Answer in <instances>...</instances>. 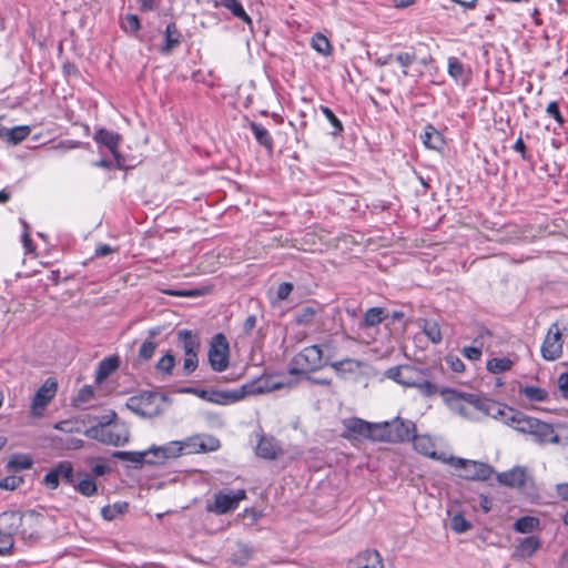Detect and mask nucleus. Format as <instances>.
<instances>
[{"mask_svg":"<svg viewBox=\"0 0 568 568\" xmlns=\"http://www.w3.org/2000/svg\"><path fill=\"white\" fill-rule=\"evenodd\" d=\"M286 384L283 382L271 383L268 381L265 382V385H262L261 382L252 383L243 385L242 387L233 390H214V389H200L195 387H187L183 389L184 393L193 394L206 402L219 404V405H229L236 403L243 399L248 394H256L263 392H270L273 389H278L284 387Z\"/></svg>","mask_w":568,"mask_h":568,"instance_id":"f257e3e1","label":"nucleus"},{"mask_svg":"<svg viewBox=\"0 0 568 568\" xmlns=\"http://www.w3.org/2000/svg\"><path fill=\"white\" fill-rule=\"evenodd\" d=\"M116 413L102 416L99 423L85 430V436L104 445L123 446L130 439V430L125 424L115 422Z\"/></svg>","mask_w":568,"mask_h":568,"instance_id":"f03ea898","label":"nucleus"},{"mask_svg":"<svg viewBox=\"0 0 568 568\" xmlns=\"http://www.w3.org/2000/svg\"><path fill=\"white\" fill-rule=\"evenodd\" d=\"M323 346L315 344L304 347L291 359L288 373L291 375H307L328 365V361L324 358Z\"/></svg>","mask_w":568,"mask_h":568,"instance_id":"7ed1b4c3","label":"nucleus"},{"mask_svg":"<svg viewBox=\"0 0 568 568\" xmlns=\"http://www.w3.org/2000/svg\"><path fill=\"white\" fill-rule=\"evenodd\" d=\"M166 396L156 392L143 390L128 398L125 407L132 413L152 418L163 412Z\"/></svg>","mask_w":568,"mask_h":568,"instance_id":"20e7f679","label":"nucleus"},{"mask_svg":"<svg viewBox=\"0 0 568 568\" xmlns=\"http://www.w3.org/2000/svg\"><path fill=\"white\" fill-rule=\"evenodd\" d=\"M376 429L378 434L375 442L404 443L412 439L416 433V425L409 419L395 417L390 422L378 423Z\"/></svg>","mask_w":568,"mask_h":568,"instance_id":"39448f33","label":"nucleus"},{"mask_svg":"<svg viewBox=\"0 0 568 568\" xmlns=\"http://www.w3.org/2000/svg\"><path fill=\"white\" fill-rule=\"evenodd\" d=\"M440 395L449 409L462 417L471 418L474 417V412H478L479 396L476 394L444 388Z\"/></svg>","mask_w":568,"mask_h":568,"instance_id":"423d86ee","label":"nucleus"},{"mask_svg":"<svg viewBox=\"0 0 568 568\" xmlns=\"http://www.w3.org/2000/svg\"><path fill=\"white\" fill-rule=\"evenodd\" d=\"M246 499L244 489H223L214 494L213 501L206 505V510L216 515H225L237 508L240 501Z\"/></svg>","mask_w":568,"mask_h":568,"instance_id":"0eeeda50","label":"nucleus"},{"mask_svg":"<svg viewBox=\"0 0 568 568\" xmlns=\"http://www.w3.org/2000/svg\"><path fill=\"white\" fill-rule=\"evenodd\" d=\"M178 341L184 352L183 371L185 375L193 373L197 365V353L200 351V339L192 331L181 329L178 332Z\"/></svg>","mask_w":568,"mask_h":568,"instance_id":"6e6552de","label":"nucleus"},{"mask_svg":"<svg viewBox=\"0 0 568 568\" xmlns=\"http://www.w3.org/2000/svg\"><path fill=\"white\" fill-rule=\"evenodd\" d=\"M207 357L210 366L214 372L221 373L227 368L230 359V345L225 335L219 333L212 338Z\"/></svg>","mask_w":568,"mask_h":568,"instance_id":"1a4fd4ad","label":"nucleus"},{"mask_svg":"<svg viewBox=\"0 0 568 568\" xmlns=\"http://www.w3.org/2000/svg\"><path fill=\"white\" fill-rule=\"evenodd\" d=\"M450 463L462 469V477L470 480H486L493 473L490 466L480 462L452 457Z\"/></svg>","mask_w":568,"mask_h":568,"instance_id":"9d476101","label":"nucleus"},{"mask_svg":"<svg viewBox=\"0 0 568 568\" xmlns=\"http://www.w3.org/2000/svg\"><path fill=\"white\" fill-rule=\"evenodd\" d=\"M562 337L557 323L551 324L541 344L540 353L546 361H556L562 355Z\"/></svg>","mask_w":568,"mask_h":568,"instance_id":"9b49d317","label":"nucleus"},{"mask_svg":"<svg viewBox=\"0 0 568 568\" xmlns=\"http://www.w3.org/2000/svg\"><path fill=\"white\" fill-rule=\"evenodd\" d=\"M182 454H197L217 450L221 446L220 440L211 435H195L180 440Z\"/></svg>","mask_w":568,"mask_h":568,"instance_id":"f8f14e48","label":"nucleus"},{"mask_svg":"<svg viewBox=\"0 0 568 568\" xmlns=\"http://www.w3.org/2000/svg\"><path fill=\"white\" fill-rule=\"evenodd\" d=\"M422 371L412 365H398L385 371V377L394 381L404 387H414L417 385Z\"/></svg>","mask_w":568,"mask_h":568,"instance_id":"ddd939ff","label":"nucleus"},{"mask_svg":"<svg viewBox=\"0 0 568 568\" xmlns=\"http://www.w3.org/2000/svg\"><path fill=\"white\" fill-rule=\"evenodd\" d=\"M57 388L58 383L54 378L50 377L44 381L32 399L31 409L33 414L38 415L45 408V406L54 397Z\"/></svg>","mask_w":568,"mask_h":568,"instance_id":"4468645a","label":"nucleus"},{"mask_svg":"<svg viewBox=\"0 0 568 568\" xmlns=\"http://www.w3.org/2000/svg\"><path fill=\"white\" fill-rule=\"evenodd\" d=\"M41 519V516L36 511L21 513V526L19 528V536L23 540H34L39 538Z\"/></svg>","mask_w":568,"mask_h":568,"instance_id":"2eb2a0df","label":"nucleus"},{"mask_svg":"<svg viewBox=\"0 0 568 568\" xmlns=\"http://www.w3.org/2000/svg\"><path fill=\"white\" fill-rule=\"evenodd\" d=\"M478 412L507 424V418L514 416V408L500 403L479 397Z\"/></svg>","mask_w":568,"mask_h":568,"instance_id":"dca6fc26","label":"nucleus"},{"mask_svg":"<svg viewBox=\"0 0 568 568\" xmlns=\"http://www.w3.org/2000/svg\"><path fill=\"white\" fill-rule=\"evenodd\" d=\"M344 426L347 432L372 440H375V436L378 434L376 429L378 423H368L357 417L345 419Z\"/></svg>","mask_w":568,"mask_h":568,"instance_id":"f3484780","label":"nucleus"},{"mask_svg":"<svg viewBox=\"0 0 568 568\" xmlns=\"http://www.w3.org/2000/svg\"><path fill=\"white\" fill-rule=\"evenodd\" d=\"M528 435L532 436L534 439L539 444L545 443H558L559 436L556 434L552 425L541 422L537 418L531 424V429Z\"/></svg>","mask_w":568,"mask_h":568,"instance_id":"a211bd4d","label":"nucleus"},{"mask_svg":"<svg viewBox=\"0 0 568 568\" xmlns=\"http://www.w3.org/2000/svg\"><path fill=\"white\" fill-rule=\"evenodd\" d=\"M336 375L343 379L357 375L365 366V363L359 359L344 358L328 364Z\"/></svg>","mask_w":568,"mask_h":568,"instance_id":"6ab92c4d","label":"nucleus"},{"mask_svg":"<svg viewBox=\"0 0 568 568\" xmlns=\"http://www.w3.org/2000/svg\"><path fill=\"white\" fill-rule=\"evenodd\" d=\"M347 568H384V565L378 551L365 550L351 560Z\"/></svg>","mask_w":568,"mask_h":568,"instance_id":"aec40b11","label":"nucleus"},{"mask_svg":"<svg viewBox=\"0 0 568 568\" xmlns=\"http://www.w3.org/2000/svg\"><path fill=\"white\" fill-rule=\"evenodd\" d=\"M497 479L500 484L513 487L523 488L528 479L525 468L515 467L510 470L503 471L497 475Z\"/></svg>","mask_w":568,"mask_h":568,"instance_id":"412c9836","label":"nucleus"},{"mask_svg":"<svg viewBox=\"0 0 568 568\" xmlns=\"http://www.w3.org/2000/svg\"><path fill=\"white\" fill-rule=\"evenodd\" d=\"M541 541L538 536H528L518 540L513 557L517 559H526L531 557L540 547Z\"/></svg>","mask_w":568,"mask_h":568,"instance_id":"4be33fe9","label":"nucleus"},{"mask_svg":"<svg viewBox=\"0 0 568 568\" xmlns=\"http://www.w3.org/2000/svg\"><path fill=\"white\" fill-rule=\"evenodd\" d=\"M21 526V511L9 510L0 514V530L14 538L19 536Z\"/></svg>","mask_w":568,"mask_h":568,"instance_id":"5701e85b","label":"nucleus"},{"mask_svg":"<svg viewBox=\"0 0 568 568\" xmlns=\"http://www.w3.org/2000/svg\"><path fill=\"white\" fill-rule=\"evenodd\" d=\"M257 456L273 460L283 454L281 445L273 437H261L257 446H256Z\"/></svg>","mask_w":568,"mask_h":568,"instance_id":"b1692460","label":"nucleus"},{"mask_svg":"<svg viewBox=\"0 0 568 568\" xmlns=\"http://www.w3.org/2000/svg\"><path fill=\"white\" fill-rule=\"evenodd\" d=\"M183 36L175 22H170L164 31V43L160 48L162 54H170L178 45L181 44Z\"/></svg>","mask_w":568,"mask_h":568,"instance_id":"393cba45","label":"nucleus"},{"mask_svg":"<svg viewBox=\"0 0 568 568\" xmlns=\"http://www.w3.org/2000/svg\"><path fill=\"white\" fill-rule=\"evenodd\" d=\"M94 140L98 143L105 145L114 158H119L118 145L120 135L106 129H99L94 134Z\"/></svg>","mask_w":568,"mask_h":568,"instance_id":"a878e982","label":"nucleus"},{"mask_svg":"<svg viewBox=\"0 0 568 568\" xmlns=\"http://www.w3.org/2000/svg\"><path fill=\"white\" fill-rule=\"evenodd\" d=\"M414 448L417 453L436 458V452H435V444L433 439L427 435H417L414 433V436H412V439Z\"/></svg>","mask_w":568,"mask_h":568,"instance_id":"bb28decb","label":"nucleus"},{"mask_svg":"<svg viewBox=\"0 0 568 568\" xmlns=\"http://www.w3.org/2000/svg\"><path fill=\"white\" fill-rule=\"evenodd\" d=\"M534 419L535 417L527 416L524 413L514 409V416L507 418L506 425L513 427L519 433L528 434L531 429Z\"/></svg>","mask_w":568,"mask_h":568,"instance_id":"cd10ccee","label":"nucleus"},{"mask_svg":"<svg viewBox=\"0 0 568 568\" xmlns=\"http://www.w3.org/2000/svg\"><path fill=\"white\" fill-rule=\"evenodd\" d=\"M214 7H224L232 12L234 17L244 23L252 26V19L237 0H215Z\"/></svg>","mask_w":568,"mask_h":568,"instance_id":"c85d7f7f","label":"nucleus"},{"mask_svg":"<svg viewBox=\"0 0 568 568\" xmlns=\"http://www.w3.org/2000/svg\"><path fill=\"white\" fill-rule=\"evenodd\" d=\"M181 449L182 446L180 444V440H173L163 446L150 448V453L158 458L166 459L181 456Z\"/></svg>","mask_w":568,"mask_h":568,"instance_id":"c756f323","label":"nucleus"},{"mask_svg":"<svg viewBox=\"0 0 568 568\" xmlns=\"http://www.w3.org/2000/svg\"><path fill=\"white\" fill-rule=\"evenodd\" d=\"M120 359L118 356H110L103 358L98 366L95 373V381L101 383L106 379L114 371L118 369Z\"/></svg>","mask_w":568,"mask_h":568,"instance_id":"7c9ffc66","label":"nucleus"},{"mask_svg":"<svg viewBox=\"0 0 568 568\" xmlns=\"http://www.w3.org/2000/svg\"><path fill=\"white\" fill-rule=\"evenodd\" d=\"M420 138L424 145L432 150H439L444 143L442 134L430 124L425 126Z\"/></svg>","mask_w":568,"mask_h":568,"instance_id":"2f4dec72","label":"nucleus"},{"mask_svg":"<svg viewBox=\"0 0 568 568\" xmlns=\"http://www.w3.org/2000/svg\"><path fill=\"white\" fill-rule=\"evenodd\" d=\"M94 398L95 393L93 387L90 385H84L79 389L78 394L72 399V403L77 408L85 409L92 406Z\"/></svg>","mask_w":568,"mask_h":568,"instance_id":"473e14b6","label":"nucleus"},{"mask_svg":"<svg viewBox=\"0 0 568 568\" xmlns=\"http://www.w3.org/2000/svg\"><path fill=\"white\" fill-rule=\"evenodd\" d=\"M253 556V549L243 542H236L231 554V561L237 566H244Z\"/></svg>","mask_w":568,"mask_h":568,"instance_id":"72a5a7b5","label":"nucleus"},{"mask_svg":"<svg viewBox=\"0 0 568 568\" xmlns=\"http://www.w3.org/2000/svg\"><path fill=\"white\" fill-rule=\"evenodd\" d=\"M32 465L33 460L29 455L14 454L7 463V470L11 473H18L20 470L30 469Z\"/></svg>","mask_w":568,"mask_h":568,"instance_id":"f704fd0d","label":"nucleus"},{"mask_svg":"<svg viewBox=\"0 0 568 568\" xmlns=\"http://www.w3.org/2000/svg\"><path fill=\"white\" fill-rule=\"evenodd\" d=\"M540 526V521L538 518L532 516H524L518 518L514 523V530L519 534H530L538 529Z\"/></svg>","mask_w":568,"mask_h":568,"instance_id":"c9c22d12","label":"nucleus"},{"mask_svg":"<svg viewBox=\"0 0 568 568\" xmlns=\"http://www.w3.org/2000/svg\"><path fill=\"white\" fill-rule=\"evenodd\" d=\"M250 128L254 134L255 140L265 149H273V139L270 132L260 123L251 122Z\"/></svg>","mask_w":568,"mask_h":568,"instance_id":"e433bc0d","label":"nucleus"},{"mask_svg":"<svg viewBox=\"0 0 568 568\" xmlns=\"http://www.w3.org/2000/svg\"><path fill=\"white\" fill-rule=\"evenodd\" d=\"M151 454L150 449L145 452H123V450H116L113 452L112 457L120 459V460H126L135 465H141L145 462L146 455Z\"/></svg>","mask_w":568,"mask_h":568,"instance_id":"4c0bfd02","label":"nucleus"},{"mask_svg":"<svg viewBox=\"0 0 568 568\" xmlns=\"http://www.w3.org/2000/svg\"><path fill=\"white\" fill-rule=\"evenodd\" d=\"M423 333L434 344H438L442 341V331L439 324L434 320H423L422 324Z\"/></svg>","mask_w":568,"mask_h":568,"instance_id":"58836bf2","label":"nucleus"},{"mask_svg":"<svg viewBox=\"0 0 568 568\" xmlns=\"http://www.w3.org/2000/svg\"><path fill=\"white\" fill-rule=\"evenodd\" d=\"M31 130L28 125H18L11 129H7L4 141L10 144H18L26 140Z\"/></svg>","mask_w":568,"mask_h":568,"instance_id":"ea45409f","label":"nucleus"},{"mask_svg":"<svg viewBox=\"0 0 568 568\" xmlns=\"http://www.w3.org/2000/svg\"><path fill=\"white\" fill-rule=\"evenodd\" d=\"M514 362L508 357H494L487 361L486 368L493 374H500L511 368Z\"/></svg>","mask_w":568,"mask_h":568,"instance_id":"a19ab883","label":"nucleus"},{"mask_svg":"<svg viewBox=\"0 0 568 568\" xmlns=\"http://www.w3.org/2000/svg\"><path fill=\"white\" fill-rule=\"evenodd\" d=\"M385 318L386 314L383 307H371L365 312L363 323L367 327H374L381 324Z\"/></svg>","mask_w":568,"mask_h":568,"instance_id":"79ce46f5","label":"nucleus"},{"mask_svg":"<svg viewBox=\"0 0 568 568\" xmlns=\"http://www.w3.org/2000/svg\"><path fill=\"white\" fill-rule=\"evenodd\" d=\"M74 488L78 493L85 497H91L97 494V483L93 477L89 474H84L82 479L74 485Z\"/></svg>","mask_w":568,"mask_h":568,"instance_id":"37998d69","label":"nucleus"},{"mask_svg":"<svg viewBox=\"0 0 568 568\" xmlns=\"http://www.w3.org/2000/svg\"><path fill=\"white\" fill-rule=\"evenodd\" d=\"M311 47L322 55H331L332 45L329 40L322 33H315L311 40Z\"/></svg>","mask_w":568,"mask_h":568,"instance_id":"c03bdc74","label":"nucleus"},{"mask_svg":"<svg viewBox=\"0 0 568 568\" xmlns=\"http://www.w3.org/2000/svg\"><path fill=\"white\" fill-rule=\"evenodd\" d=\"M519 392L530 402H545L548 398V392L538 386H525Z\"/></svg>","mask_w":568,"mask_h":568,"instance_id":"a18cd8bd","label":"nucleus"},{"mask_svg":"<svg viewBox=\"0 0 568 568\" xmlns=\"http://www.w3.org/2000/svg\"><path fill=\"white\" fill-rule=\"evenodd\" d=\"M317 310L313 306H303L295 316V322L298 325L307 326L313 323Z\"/></svg>","mask_w":568,"mask_h":568,"instance_id":"49530a36","label":"nucleus"},{"mask_svg":"<svg viewBox=\"0 0 568 568\" xmlns=\"http://www.w3.org/2000/svg\"><path fill=\"white\" fill-rule=\"evenodd\" d=\"M394 60L403 68V74L406 77L408 75L407 69L416 61V53L414 50L399 52Z\"/></svg>","mask_w":568,"mask_h":568,"instance_id":"de8ad7c7","label":"nucleus"},{"mask_svg":"<svg viewBox=\"0 0 568 568\" xmlns=\"http://www.w3.org/2000/svg\"><path fill=\"white\" fill-rule=\"evenodd\" d=\"M58 470L60 479H62L64 484L74 487V470L72 464L70 462H60L58 464Z\"/></svg>","mask_w":568,"mask_h":568,"instance_id":"09e8293b","label":"nucleus"},{"mask_svg":"<svg viewBox=\"0 0 568 568\" xmlns=\"http://www.w3.org/2000/svg\"><path fill=\"white\" fill-rule=\"evenodd\" d=\"M416 384L417 385H414V388H417L425 396L429 397L437 393L436 385L426 379V375L423 371Z\"/></svg>","mask_w":568,"mask_h":568,"instance_id":"8fccbe9b","label":"nucleus"},{"mask_svg":"<svg viewBox=\"0 0 568 568\" xmlns=\"http://www.w3.org/2000/svg\"><path fill=\"white\" fill-rule=\"evenodd\" d=\"M175 365V357L171 353L163 355L156 363V369L163 374H171Z\"/></svg>","mask_w":568,"mask_h":568,"instance_id":"3c124183","label":"nucleus"},{"mask_svg":"<svg viewBox=\"0 0 568 568\" xmlns=\"http://www.w3.org/2000/svg\"><path fill=\"white\" fill-rule=\"evenodd\" d=\"M448 74L455 80L464 78V64L457 58H449L448 60Z\"/></svg>","mask_w":568,"mask_h":568,"instance_id":"603ef678","label":"nucleus"},{"mask_svg":"<svg viewBox=\"0 0 568 568\" xmlns=\"http://www.w3.org/2000/svg\"><path fill=\"white\" fill-rule=\"evenodd\" d=\"M321 111L333 126L332 134H338L343 131L342 122L328 106H321Z\"/></svg>","mask_w":568,"mask_h":568,"instance_id":"864d4df0","label":"nucleus"},{"mask_svg":"<svg viewBox=\"0 0 568 568\" xmlns=\"http://www.w3.org/2000/svg\"><path fill=\"white\" fill-rule=\"evenodd\" d=\"M23 483V478L17 475H9L0 479V488L6 490H14Z\"/></svg>","mask_w":568,"mask_h":568,"instance_id":"5fc2aeb1","label":"nucleus"},{"mask_svg":"<svg viewBox=\"0 0 568 568\" xmlns=\"http://www.w3.org/2000/svg\"><path fill=\"white\" fill-rule=\"evenodd\" d=\"M155 349H156L155 342H153L151 339L144 341L139 349V358L141 361H149L153 356Z\"/></svg>","mask_w":568,"mask_h":568,"instance_id":"6e6d98bb","label":"nucleus"},{"mask_svg":"<svg viewBox=\"0 0 568 568\" xmlns=\"http://www.w3.org/2000/svg\"><path fill=\"white\" fill-rule=\"evenodd\" d=\"M43 484L49 489H57L59 487L60 474H59V470H58V465L45 474V476L43 478Z\"/></svg>","mask_w":568,"mask_h":568,"instance_id":"4d7b16f0","label":"nucleus"},{"mask_svg":"<svg viewBox=\"0 0 568 568\" xmlns=\"http://www.w3.org/2000/svg\"><path fill=\"white\" fill-rule=\"evenodd\" d=\"M450 527L455 532L463 534L469 530L470 524L462 515H455L452 518Z\"/></svg>","mask_w":568,"mask_h":568,"instance_id":"13d9d810","label":"nucleus"},{"mask_svg":"<svg viewBox=\"0 0 568 568\" xmlns=\"http://www.w3.org/2000/svg\"><path fill=\"white\" fill-rule=\"evenodd\" d=\"M14 545V539L7 535L6 532L0 530V555H8L12 550Z\"/></svg>","mask_w":568,"mask_h":568,"instance_id":"bf43d9fd","label":"nucleus"},{"mask_svg":"<svg viewBox=\"0 0 568 568\" xmlns=\"http://www.w3.org/2000/svg\"><path fill=\"white\" fill-rule=\"evenodd\" d=\"M546 113L554 118L555 121L559 124V125H562L565 120L560 113V110H559V106H558V103L556 101H552L550 102L547 108H546Z\"/></svg>","mask_w":568,"mask_h":568,"instance_id":"052dcab7","label":"nucleus"},{"mask_svg":"<svg viewBox=\"0 0 568 568\" xmlns=\"http://www.w3.org/2000/svg\"><path fill=\"white\" fill-rule=\"evenodd\" d=\"M122 513V506L114 504L113 506H105L102 508L101 514L104 519L112 520L118 514Z\"/></svg>","mask_w":568,"mask_h":568,"instance_id":"680f3d73","label":"nucleus"},{"mask_svg":"<svg viewBox=\"0 0 568 568\" xmlns=\"http://www.w3.org/2000/svg\"><path fill=\"white\" fill-rule=\"evenodd\" d=\"M140 21L135 14H128L123 21L124 30L136 32L140 29Z\"/></svg>","mask_w":568,"mask_h":568,"instance_id":"e2e57ef3","label":"nucleus"},{"mask_svg":"<svg viewBox=\"0 0 568 568\" xmlns=\"http://www.w3.org/2000/svg\"><path fill=\"white\" fill-rule=\"evenodd\" d=\"M165 294L170 296H178V297H194L199 296L201 293L197 290H166L164 291Z\"/></svg>","mask_w":568,"mask_h":568,"instance_id":"0e129e2a","label":"nucleus"},{"mask_svg":"<svg viewBox=\"0 0 568 568\" xmlns=\"http://www.w3.org/2000/svg\"><path fill=\"white\" fill-rule=\"evenodd\" d=\"M463 355L470 361H477L481 356V349L479 347L466 346L462 351Z\"/></svg>","mask_w":568,"mask_h":568,"instance_id":"69168bd1","label":"nucleus"},{"mask_svg":"<svg viewBox=\"0 0 568 568\" xmlns=\"http://www.w3.org/2000/svg\"><path fill=\"white\" fill-rule=\"evenodd\" d=\"M446 362L447 364H449V367L456 373H462L465 371V364L457 356H448L446 358Z\"/></svg>","mask_w":568,"mask_h":568,"instance_id":"338daca9","label":"nucleus"},{"mask_svg":"<svg viewBox=\"0 0 568 568\" xmlns=\"http://www.w3.org/2000/svg\"><path fill=\"white\" fill-rule=\"evenodd\" d=\"M558 388L562 397L568 399V373H561L558 377Z\"/></svg>","mask_w":568,"mask_h":568,"instance_id":"774afa93","label":"nucleus"}]
</instances>
